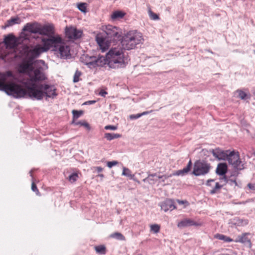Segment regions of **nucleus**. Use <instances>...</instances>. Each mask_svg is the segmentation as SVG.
I'll list each match as a JSON object with an SVG mask.
<instances>
[{
	"mask_svg": "<svg viewBox=\"0 0 255 255\" xmlns=\"http://www.w3.org/2000/svg\"><path fill=\"white\" fill-rule=\"evenodd\" d=\"M160 227L158 224H153L150 225V230L154 233H157L160 231Z\"/></svg>",
	"mask_w": 255,
	"mask_h": 255,
	"instance_id": "nucleus-38",
	"label": "nucleus"
},
{
	"mask_svg": "<svg viewBox=\"0 0 255 255\" xmlns=\"http://www.w3.org/2000/svg\"><path fill=\"white\" fill-rule=\"evenodd\" d=\"M236 93L238 94V97L241 100H246L251 98L250 94H247L243 90L241 89H238L236 91Z\"/></svg>",
	"mask_w": 255,
	"mask_h": 255,
	"instance_id": "nucleus-24",
	"label": "nucleus"
},
{
	"mask_svg": "<svg viewBox=\"0 0 255 255\" xmlns=\"http://www.w3.org/2000/svg\"><path fill=\"white\" fill-rule=\"evenodd\" d=\"M87 4L85 2H80L77 4V8L78 9L83 13L87 12Z\"/></svg>",
	"mask_w": 255,
	"mask_h": 255,
	"instance_id": "nucleus-34",
	"label": "nucleus"
},
{
	"mask_svg": "<svg viewBox=\"0 0 255 255\" xmlns=\"http://www.w3.org/2000/svg\"><path fill=\"white\" fill-rule=\"evenodd\" d=\"M20 19L18 16L11 17L9 19L7 20L5 23L4 28L11 26L15 24H19L20 23Z\"/></svg>",
	"mask_w": 255,
	"mask_h": 255,
	"instance_id": "nucleus-21",
	"label": "nucleus"
},
{
	"mask_svg": "<svg viewBox=\"0 0 255 255\" xmlns=\"http://www.w3.org/2000/svg\"><path fill=\"white\" fill-rule=\"evenodd\" d=\"M208 51H209V52H211V53H213L212 51H211V50H208Z\"/></svg>",
	"mask_w": 255,
	"mask_h": 255,
	"instance_id": "nucleus-62",
	"label": "nucleus"
},
{
	"mask_svg": "<svg viewBox=\"0 0 255 255\" xmlns=\"http://www.w3.org/2000/svg\"><path fill=\"white\" fill-rule=\"evenodd\" d=\"M125 15V13L122 11L116 10L113 12L111 15V18L112 19H117L122 18Z\"/></svg>",
	"mask_w": 255,
	"mask_h": 255,
	"instance_id": "nucleus-26",
	"label": "nucleus"
},
{
	"mask_svg": "<svg viewBox=\"0 0 255 255\" xmlns=\"http://www.w3.org/2000/svg\"><path fill=\"white\" fill-rule=\"evenodd\" d=\"M229 223L235 226H242L247 225L249 223V221L247 219H243L239 217H235L231 220Z\"/></svg>",
	"mask_w": 255,
	"mask_h": 255,
	"instance_id": "nucleus-20",
	"label": "nucleus"
},
{
	"mask_svg": "<svg viewBox=\"0 0 255 255\" xmlns=\"http://www.w3.org/2000/svg\"><path fill=\"white\" fill-rule=\"evenodd\" d=\"M108 93L104 90H101L99 92V95L102 97H105Z\"/></svg>",
	"mask_w": 255,
	"mask_h": 255,
	"instance_id": "nucleus-51",
	"label": "nucleus"
},
{
	"mask_svg": "<svg viewBox=\"0 0 255 255\" xmlns=\"http://www.w3.org/2000/svg\"><path fill=\"white\" fill-rule=\"evenodd\" d=\"M141 117L140 113H138L137 114H133L129 116V118L131 120H136Z\"/></svg>",
	"mask_w": 255,
	"mask_h": 255,
	"instance_id": "nucleus-48",
	"label": "nucleus"
},
{
	"mask_svg": "<svg viewBox=\"0 0 255 255\" xmlns=\"http://www.w3.org/2000/svg\"><path fill=\"white\" fill-rule=\"evenodd\" d=\"M253 155L255 156V151L253 152Z\"/></svg>",
	"mask_w": 255,
	"mask_h": 255,
	"instance_id": "nucleus-61",
	"label": "nucleus"
},
{
	"mask_svg": "<svg viewBox=\"0 0 255 255\" xmlns=\"http://www.w3.org/2000/svg\"><path fill=\"white\" fill-rule=\"evenodd\" d=\"M122 134L119 133H105L104 134V137L107 139V140L109 141H111L114 139L120 138L122 137Z\"/></svg>",
	"mask_w": 255,
	"mask_h": 255,
	"instance_id": "nucleus-25",
	"label": "nucleus"
},
{
	"mask_svg": "<svg viewBox=\"0 0 255 255\" xmlns=\"http://www.w3.org/2000/svg\"><path fill=\"white\" fill-rule=\"evenodd\" d=\"M41 51L34 46L30 47L27 45H24L22 48L23 58L17 65V71L22 74L27 75L29 79L26 80V84L29 88L34 91L36 86L42 84V82L47 80V77L43 71L41 66L34 67L33 65L37 61L35 59L39 56ZM39 62L45 64L43 60H39Z\"/></svg>",
	"mask_w": 255,
	"mask_h": 255,
	"instance_id": "nucleus-1",
	"label": "nucleus"
},
{
	"mask_svg": "<svg viewBox=\"0 0 255 255\" xmlns=\"http://www.w3.org/2000/svg\"><path fill=\"white\" fill-rule=\"evenodd\" d=\"M54 33L55 27L53 23H48L42 24L40 23L38 34L42 36H47L48 37L47 38H49L51 37L56 36V35H54Z\"/></svg>",
	"mask_w": 255,
	"mask_h": 255,
	"instance_id": "nucleus-12",
	"label": "nucleus"
},
{
	"mask_svg": "<svg viewBox=\"0 0 255 255\" xmlns=\"http://www.w3.org/2000/svg\"><path fill=\"white\" fill-rule=\"evenodd\" d=\"M40 23L37 21L27 23L23 27V31H27L31 34H38Z\"/></svg>",
	"mask_w": 255,
	"mask_h": 255,
	"instance_id": "nucleus-14",
	"label": "nucleus"
},
{
	"mask_svg": "<svg viewBox=\"0 0 255 255\" xmlns=\"http://www.w3.org/2000/svg\"><path fill=\"white\" fill-rule=\"evenodd\" d=\"M228 172V166L226 163H220L218 164L216 169V173L219 175L222 176L226 174Z\"/></svg>",
	"mask_w": 255,
	"mask_h": 255,
	"instance_id": "nucleus-19",
	"label": "nucleus"
},
{
	"mask_svg": "<svg viewBox=\"0 0 255 255\" xmlns=\"http://www.w3.org/2000/svg\"><path fill=\"white\" fill-rule=\"evenodd\" d=\"M118 127L114 125H107L105 127V129L106 130H115Z\"/></svg>",
	"mask_w": 255,
	"mask_h": 255,
	"instance_id": "nucleus-46",
	"label": "nucleus"
},
{
	"mask_svg": "<svg viewBox=\"0 0 255 255\" xmlns=\"http://www.w3.org/2000/svg\"><path fill=\"white\" fill-rule=\"evenodd\" d=\"M80 61L91 69L104 67L106 61L104 56L99 55L97 57L89 56L88 54L82 55Z\"/></svg>",
	"mask_w": 255,
	"mask_h": 255,
	"instance_id": "nucleus-8",
	"label": "nucleus"
},
{
	"mask_svg": "<svg viewBox=\"0 0 255 255\" xmlns=\"http://www.w3.org/2000/svg\"><path fill=\"white\" fill-rule=\"evenodd\" d=\"M96 253L99 255H105L106 254V248L104 245H99L95 247Z\"/></svg>",
	"mask_w": 255,
	"mask_h": 255,
	"instance_id": "nucleus-28",
	"label": "nucleus"
},
{
	"mask_svg": "<svg viewBox=\"0 0 255 255\" xmlns=\"http://www.w3.org/2000/svg\"><path fill=\"white\" fill-rule=\"evenodd\" d=\"M124 49L123 47H115L111 48L104 56L106 60V64H108L111 68H125L130 60L128 55L124 54Z\"/></svg>",
	"mask_w": 255,
	"mask_h": 255,
	"instance_id": "nucleus-5",
	"label": "nucleus"
},
{
	"mask_svg": "<svg viewBox=\"0 0 255 255\" xmlns=\"http://www.w3.org/2000/svg\"><path fill=\"white\" fill-rule=\"evenodd\" d=\"M223 185H220L218 182L216 183L215 186L210 190V193L212 195L215 194L219 193V191L223 187Z\"/></svg>",
	"mask_w": 255,
	"mask_h": 255,
	"instance_id": "nucleus-31",
	"label": "nucleus"
},
{
	"mask_svg": "<svg viewBox=\"0 0 255 255\" xmlns=\"http://www.w3.org/2000/svg\"><path fill=\"white\" fill-rule=\"evenodd\" d=\"M157 176V173H152V174H148V176L144 178L143 180V181L145 182H148L149 183H150V181H153V183H154L157 180L156 179H155L153 178V177H156Z\"/></svg>",
	"mask_w": 255,
	"mask_h": 255,
	"instance_id": "nucleus-32",
	"label": "nucleus"
},
{
	"mask_svg": "<svg viewBox=\"0 0 255 255\" xmlns=\"http://www.w3.org/2000/svg\"><path fill=\"white\" fill-rule=\"evenodd\" d=\"M26 31H23L22 30V32L20 33L19 37L18 38H20V40H28L29 39V35L25 33Z\"/></svg>",
	"mask_w": 255,
	"mask_h": 255,
	"instance_id": "nucleus-39",
	"label": "nucleus"
},
{
	"mask_svg": "<svg viewBox=\"0 0 255 255\" xmlns=\"http://www.w3.org/2000/svg\"><path fill=\"white\" fill-rule=\"evenodd\" d=\"M110 237L111 238L115 239L118 241H126L125 237L120 232H115L112 233L110 235Z\"/></svg>",
	"mask_w": 255,
	"mask_h": 255,
	"instance_id": "nucleus-27",
	"label": "nucleus"
},
{
	"mask_svg": "<svg viewBox=\"0 0 255 255\" xmlns=\"http://www.w3.org/2000/svg\"><path fill=\"white\" fill-rule=\"evenodd\" d=\"M118 164V162L117 161L113 160L112 161H108L107 162V165L109 168H111L113 167V166L116 165Z\"/></svg>",
	"mask_w": 255,
	"mask_h": 255,
	"instance_id": "nucleus-43",
	"label": "nucleus"
},
{
	"mask_svg": "<svg viewBox=\"0 0 255 255\" xmlns=\"http://www.w3.org/2000/svg\"><path fill=\"white\" fill-rule=\"evenodd\" d=\"M240 170H237V169H235L234 171H233L230 175V177H232L233 176L237 177L239 174V171Z\"/></svg>",
	"mask_w": 255,
	"mask_h": 255,
	"instance_id": "nucleus-49",
	"label": "nucleus"
},
{
	"mask_svg": "<svg viewBox=\"0 0 255 255\" xmlns=\"http://www.w3.org/2000/svg\"><path fill=\"white\" fill-rule=\"evenodd\" d=\"M177 202L180 205H184V207H186L189 205V202L187 200H176Z\"/></svg>",
	"mask_w": 255,
	"mask_h": 255,
	"instance_id": "nucleus-45",
	"label": "nucleus"
},
{
	"mask_svg": "<svg viewBox=\"0 0 255 255\" xmlns=\"http://www.w3.org/2000/svg\"><path fill=\"white\" fill-rule=\"evenodd\" d=\"M201 224L200 223L189 218H185L179 222L177 224V227L180 229H183L191 226L198 227Z\"/></svg>",
	"mask_w": 255,
	"mask_h": 255,
	"instance_id": "nucleus-17",
	"label": "nucleus"
},
{
	"mask_svg": "<svg viewBox=\"0 0 255 255\" xmlns=\"http://www.w3.org/2000/svg\"><path fill=\"white\" fill-rule=\"evenodd\" d=\"M73 115L72 120L71 123H74L76 122V120L80 118L81 116L84 114V111L83 110H73L72 111Z\"/></svg>",
	"mask_w": 255,
	"mask_h": 255,
	"instance_id": "nucleus-23",
	"label": "nucleus"
},
{
	"mask_svg": "<svg viewBox=\"0 0 255 255\" xmlns=\"http://www.w3.org/2000/svg\"><path fill=\"white\" fill-rule=\"evenodd\" d=\"M96 102V101H95V100H90V101H88L85 102V103H83V105H92V104H95Z\"/></svg>",
	"mask_w": 255,
	"mask_h": 255,
	"instance_id": "nucleus-50",
	"label": "nucleus"
},
{
	"mask_svg": "<svg viewBox=\"0 0 255 255\" xmlns=\"http://www.w3.org/2000/svg\"><path fill=\"white\" fill-rule=\"evenodd\" d=\"M81 75H82V72L77 69L75 71L74 77H73V83H76L80 81L79 77Z\"/></svg>",
	"mask_w": 255,
	"mask_h": 255,
	"instance_id": "nucleus-36",
	"label": "nucleus"
},
{
	"mask_svg": "<svg viewBox=\"0 0 255 255\" xmlns=\"http://www.w3.org/2000/svg\"><path fill=\"white\" fill-rule=\"evenodd\" d=\"M31 190L33 192H35L37 195L39 194V192L37 187V186H36V184L33 181H32V184H31Z\"/></svg>",
	"mask_w": 255,
	"mask_h": 255,
	"instance_id": "nucleus-41",
	"label": "nucleus"
},
{
	"mask_svg": "<svg viewBox=\"0 0 255 255\" xmlns=\"http://www.w3.org/2000/svg\"><path fill=\"white\" fill-rule=\"evenodd\" d=\"M255 201V198H249L247 200V203H250V202H254Z\"/></svg>",
	"mask_w": 255,
	"mask_h": 255,
	"instance_id": "nucleus-56",
	"label": "nucleus"
},
{
	"mask_svg": "<svg viewBox=\"0 0 255 255\" xmlns=\"http://www.w3.org/2000/svg\"><path fill=\"white\" fill-rule=\"evenodd\" d=\"M78 174L76 172H73L68 176V180L71 183L76 182L78 178Z\"/></svg>",
	"mask_w": 255,
	"mask_h": 255,
	"instance_id": "nucleus-35",
	"label": "nucleus"
},
{
	"mask_svg": "<svg viewBox=\"0 0 255 255\" xmlns=\"http://www.w3.org/2000/svg\"><path fill=\"white\" fill-rule=\"evenodd\" d=\"M13 77L14 75L11 71L0 72V91L4 92L7 95L12 96L16 99L28 97L30 99L34 100V98L30 96L31 93L33 91L29 88V86L26 84V82L24 85L27 90L13 81L7 83L8 78Z\"/></svg>",
	"mask_w": 255,
	"mask_h": 255,
	"instance_id": "nucleus-2",
	"label": "nucleus"
},
{
	"mask_svg": "<svg viewBox=\"0 0 255 255\" xmlns=\"http://www.w3.org/2000/svg\"><path fill=\"white\" fill-rule=\"evenodd\" d=\"M214 238L219 240L223 241L225 243H230L233 241V240L229 237L218 233L214 235Z\"/></svg>",
	"mask_w": 255,
	"mask_h": 255,
	"instance_id": "nucleus-22",
	"label": "nucleus"
},
{
	"mask_svg": "<svg viewBox=\"0 0 255 255\" xmlns=\"http://www.w3.org/2000/svg\"><path fill=\"white\" fill-rule=\"evenodd\" d=\"M221 255H228L222 254Z\"/></svg>",
	"mask_w": 255,
	"mask_h": 255,
	"instance_id": "nucleus-64",
	"label": "nucleus"
},
{
	"mask_svg": "<svg viewBox=\"0 0 255 255\" xmlns=\"http://www.w3.org/2000/svg\"><path fill=\"white\" fill-rule=\"evenodd\" d=\"M226 160H227L229 164L232 165L235 169L242 170L245 168L244 164L242 163L238 151L229 150Z\"/></svg>",
	"mask_w": 255,
	"mask_h": 255,
	"instance_id": "nucleus-10",
	"label": "nucleus"
},
{
	"mask_svg": "<svg viewBox=\"0 0 255 255\" xmlns=\"http://www.w3.org/2000/svg\"><path fill=\"white\" fill-rule=\"evenodd\" d=\"M235 204H238V205H241V203H240V202H237V203H235Z\"/></svg>",
	"mask_w": 255,
	"mask_h": 255,
	"instance_id": "nucleus-60",
	"label": "nucleus"
},
{
	"mask_svg": "<svg viewBox=\"0 0 255 255\" xmlns=\"http://www.w3.org/2000/svg\"><path fill=\"white\" fill-rule=\"evenodd\" d=\"M152 112V110H151L150 111H145V112H143L140 113L141 117L142 116L147 115L148 114L151 113Z\"/></svg>",
	"mask_w": 255,
	"mask_h": 255,
	"instance_id": "nucleus-54",
	"label": "nucleus"
},
{
	"mask_svg": "<svg viewBox=\"0 0 255 255\" xmlns=\"http://www.w3.org/2000/svg\"><path fill=\"white\" fill-rule=\"evenodd\" d=\"M171 175L170 176H167L166 175H159V176H157V177L158 178V179H161V181L162 182H165V180L168 179L169 177H170Z\"/></svg>",
	"mask_w": 255,
	"mask_h": 255,
	"instance_id": "nucleus-47",
	"label": "nucleus"
},
{
	"mask_svg": "<svg viewBox=\"0 0 255 255\" xmlns=\"http://www.w3.org/2000/svg\"><path fill=\"white\" fill-rule=\"evenodd\" d=\"M192 166V162L191 159L189 160L187 166L182 169L176 171L174 174V175L176 176H184L187 174L191 170Z\"/></svg>",
	"mask_w": 255,
	"mask_h": 255,
	"instance_id": "nucleus-18",
	"label": "nucleus"
},
{
	"mask_svg": "<svg viewBox=\"0 0 255 255\" xmlns=\"http://www.w3.org/2000/svg\"><path fill=\"white\" fill-rule=\"evenodd\" d=\"M229 184L231 186L233 185V184H235V186H237L239 188H241V183L239 184L236 181V179H231L230 180Z\"/></svg>",
	"mask_w": 255,
	"mask_h": 255,
	"instance_id": "nucleus-42",
	"label": "nucleus"
},
{
	"mask_svg": "<svg viewBox=\"0 0 255 255\" xmlns=\"http://www.w3.org/2000/svg\"><path fill=\"white\" fill-rule=\"evenodd\" d=\"M254 95L255 96V91L254 92Z\"/></svg>",
	"mask_w": 255,
	"mask_h": 255,
	"instance_id": "nucleus-63",
	"label": "nucleus"
},
{
	"mask_svg": "<svg viewBox=\"0 0 255 255\" xmlns=\"http://www.w3.org/2000/svg\"><path fill=\"white\" fill-rule=\"evenodd\" d=\"M220 180H224L225 182V184H226L227 183L229 184L230 180V177H228L226 174H224V175L220 176Z\"/></svg>",
	"mask_w": 255,
	"mask_h": 255,
	"instance_id": "nucleus-40",
	"label": "nucleus"
},
{
	"mask_svg": "<svg viewBox=\"0 0 255 255\" xmlns=\"http://www.w3.org/2000/svg\"><path fill=\"white\" fill-rule=\"evenodd\" d=\"M6 48L13 49L23 43V40L16 37L13 33H9L4 36L3 41Z\"/></svg>",
	"mask_w": 255,
	"mask_h": 255,
	"instance_id": "nucleus-11",
	"label": "nucleus"
},
{
	"mask_svg": "<svg viewBox=\"0 0 255 255\" xmlns=\"http://www.w3.org/2000/svg\"><path fill=\"white\" fill-rule=\"evenodd\" d=\"M65 36L70 40H75L80 39L83 35V31L72 26H66L65 28Z\"/></svg>",
	"mask_w": 255,
	"mask_h": 255,
	"instance_id": "nucleus-13",
	"label": "nucleus"
},
{
	"mask_svg": "<svg viewBox=\"0 0 255 255\" xmlns=\"http://www.w3.org/2000/svg\"><path fill=\"white\" fill-rule=\"evenodd\" d=\"M96 169L98 173L101 172L103 171V168L102 167H101V166L96 167Z\"/></svg>",
	"mask_w": 255,
	"mask_h": 255,
	"instance_id": "nucleus-55",
	"label": "nucleus"
},
{
	"mask_svg": "<svg viewBox=\"0 0 255 255\" xmlns=\"http://www.w3.org/2000/svg\"><path fill=\"white\" fill-rule=\"evenodd\" d=\"M248 234V233H244L241 236H239V242L242 243H250L251 244V241L247 237Z\"/></svg>",
	"mask_w": 255,
	"mask_h": 255,
	"instance_id": "nucleus-33",
	"label": "nucleus"
},
{
	"mask_svg": "<svg viewBox=\"0 0 255 255\" xmlns=\"http://www.w3.org/2000/svg\"><path fill=\"white\" fill-rule=\"evenodd\" d=\"M211 152L213 155L218 160H226L229 150H223L219 147H218L215 149H211Z\"/></svg>",
	"mask_w": 255,
	"mask_h": 255,
	"instance_id": "nucleus-16",
	"label": "nucleus"
},
{
	"mask_svg": "<svg viewBox=\"0 0 255 255\" xmlns=\"http://www.w3.org/2000/svg\"><path fill=\"white\" fill-rule=\"evenodd\" d=\"M42 42L43 46L39 44L34 46L39 52L41 51V53L47 52L52 47L54 51L59 53L61 58L68 59L70 57V47L59 35L49 38H43Z\"/></svg>",
	"mask_w": 255,
	"mask_h": 255,
	"instance_id": "nucleus-3",
	"label": "nucleus"
},
{
	"mask_svg": "<svg viewBox=\"0 0 255 255\" xmlns=\"http://www.w3.org/2000/svg\"><path fill=\"white\" fill-rule=\"evenodd\" d=\"M248 187H249V188L250 189H251V190H255V186L253 184H252L251 183H249L248 184Z\"/></svg>",
	"mask_w": 255,
	"mask_h": 255,
	"instance_id": "nucleus-53",
	"label": "nucleus"
},
{
	"mask_svg": "<svg viewBox=\"0 0 255 255\" xmlns=\"http://www.w3.org/2000/svg\"><path fill=\"white\" fill-rule=\"evenodd\" d=\"M211 168L209 163L204 160H197L193 164V169L191 174L195 176H200L207 174Z\"/></svg>",
	"mask_w": 255,
	"mask_h": 255,
	"instance_id": "nucleus-9",
	"label": "nucleus"
},
{
	"mask_svg": "<svg viewBox=\"0 0 255 255\" xmlns=\"http://www.w3.org/2000/svg\"><path fill=\"white\" fill-rule=\"evenodd\" d=\"M29 174H30V175L32 177V179L33 180V175H32V170L29 171Z\"/></svg>",
	"mask_w": 255,
	"mask_h": 255,
	"instance_id": "nucleus-57",
	"label": "nucleus"
},
{
	"mask_svg": "<svg viewBox=\"0 0 255 255\" xmlns=\"http://www.w3.org/2000/svg\"><path fill=\"white\" fill-rule=\"evenodd\" d=\"M72 125H74L75 126L80 125L81 126H83L85 128H86L88 130H90L91 127L90 125L86 122L85 121H78V122H75L74 123H71Z\"/></svg>",
	"mask_w": 255,
	"mask_h": 255,
	"instance_id": "nucleus-30",
	"label": "nucleus"
},
{
	"mask_svg": "<svg viewBox=\"0 0 255 255\" xmlns=\"http://www.w3.org/2000/svg\"><path fill=\"white\" fill-rule=\"evenodd\" d=\"M104 32L106 36L99 33L96 36V41L103 51L109 48L110 43H117L122 39V29L117 26L108 25Z\"/></svg>",
	"mask_w": 255,
	"mask_h": 255,
	"instance_id": "nucleus-4",
	"label": "nucleus"
},
{
	"mask_svg": "<svg viewBox=\"0 0 255 255\" xmlns=\"http://www.w3.org/2000/svg\"><path fill=\"white\" fill-rule=\"evenodd\" d=\"M122 175L129 177L130 179H133L134 175L131 174V171L128 168L124 167Z\"/></svg>",
	"mask_w": 255,
	"mask_h": 255,
	"instance_id": "nucleus-29",
	"label": "nucleus"
},
{
	"mask_svg": "<svg viewBox=\"0 0 255 255\" xmlns=\"http://www.w3.org/2000/svg\"><path fill=\"white\" fill-rule=\"evenodd\" d=\"M159 205L161 207V209L165 212H167L168 211H172L176 208L174 200L169 198L166 199L160 203Z\"/></svg>",
	"mask_w": 255,
	"mask_h": 255,
	"instance_id": "nucleus-15",
	"label": "nucleus"
},
{
	"mask_svg": "<svg viewBox=\"0 0 255 255\" xmlns=\"http://www.w3.org/2000/svg\"><path fill=\"white\" fill-rule=\"evenodd\" d=\"M143 40L140 32L137 30H130L122 35L120 41L124 50H130L135 48L136 45L142 43Z\"/></svg>",
	"mask_w": 255,
	"mask_h": 255,
	"instance_id": "nucleus-7",
	"label": "nucleus"
},
{
	"mask_svg": "<svg viewBox=\"0 0 255 255\" xmlns=\"http://www.w3.org/2000/svg\"><path fill=\"white\" fill-rule=\"evenodd\" d=\"M98 176H99L101 178H103L104 177V175L103 174H98Z\"/></svg>",
	"mask_w": 255,
	"mask_h": 255,
	"instance_id": "nucleus-58",
	"label": "nucleus"
},
{
	"mask_svg": "<svg viewBox=\"0 0 255 255\" xmlns=\"http://www.w3.org/2000/svg\"><path fill=\"white\" fill-rule=\"evenodd\" d=\"M240 203H241V204H246L247 203V200L246 201H242V202H240Z\"/></svg>",
	"mask_w": 255,
	"mask_h": 255,
	"instance_id": "nucleus-59",
	"label": "nucleus"
},
{
	"mask_svg": "<svg viewBox=\"0 0 255 255\" xmlns=\"http://www.w3.org/2000/svg\"><path fill=\"white\" fill-rule=\"evenodd\" d=\"M215 181V179H210L207 181L206 185L207 186H211V182H213Z\"/></svg>",
	"mask_w": 255,
	"mask_h": 255,
	"instance_id": "nucleus-52",
	"label": "nucleus"
},
{
	"mask_svg": "<svg viewBox=\"0 0 255 255\" xmlns=\"http://www.w3.org/2000/svg\"><path fill=\"white\" fill-rule=\"evenodd\" d=\"M149 15L150 18L154 20H158L159 19L160 17L158 14L156 13L153 12L151 9H149L148 11Z\"/></svg>",
	"mask_w": 255,
	"mask_h": 255,
	"instance_id": "nucleus-37",
	"label": "nucleus"
},
{
	"mask_svg": "<svg viewBox=\"0 0 255 255\" xmlns=\"http://www.w3.org/2000/svg\"><path fill=\"white\" fill-rule=\"evenodd\" d=\"M201 153L204 155V156H209L210 153H212L211 149L208 150L206 148H204L202 149Z\"/></svg>",
	"mask_w": 255,
	"mask_h": 255,
	"instance_id": "nucleus-44",
	"label": "nucleus"
},
{
	"mask_svg": "<svg viewBox=\"0 0 255 255\" xmlns=\"http://www.w3.org/2000/svg\"><path fill=\"white\" fill-rule=\"evenodd\" d=\"M33 92L31 93V97L34 100L40 101L45 98V100L48 98L55 99L58 95L55 86L51 84L43 83L36 86Z\"/></svg>",
	"mask_w": 255,
	"mask_h": 255,
	"instance_id": "nucleus-6",
	"label": "nucleus"
}]
</instances>
